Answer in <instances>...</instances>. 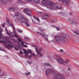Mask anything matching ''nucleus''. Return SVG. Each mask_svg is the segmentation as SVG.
I'll return each instance as SVG.
<instances>
[{"label":"nucleus","instance_id":"473e14b6","mask_svg":"<svg viewBox=\"0 0 79 79\" xmlns=\"http://www.w3.org/2000/svg\"><path fill=\"white\" fill-rule=\"evenodd\" d=\"M28 63L29 64H31L32 63V60H29L28 61Z\"/></svg>","mask_w":79,"mask_h":79},{"label":"nucleus","instance_id":"0eeeda50","mask_svg":"<svg viewBox=\"0 0 79 79\" xmlns=\"http://www.w3.org/2000/svg\"><path fill=\"white\" fill-rule=\"evenodd\" d=\"M59 2H61L62 1L63 4L64 5H66L68 6L69 5V0H58Z\"/></svg>","mask_w":79,"mask_h":79},{"label":"nucleus","instance_id":"a878e982","mask_svg":"<svg viewBox=\"0 0 79 79\" xmlns=\"http://www.w3.org/2000/svg\"><path fill=\"white\" fill-rule=\"evenodd\" d=\"M23 51L24 52V54H27L29 53H28V52H27V51H26V49H23Z\"/></svg>","mask_w":79,"mask_h":79},{"label":"nucleus","instance_id":"bf43d9fd","mask_svg":"<svg viewBox=\"0 0 79 79\" xmlns=\"http://www.w3.org/2000/svg\"><path fill=\"white\" fill-rule=\"evenodd\" d=\"M2 27H4V26H5V24L3 23L2 25Z\"/></svg>","mask_w":79,"mask_h":79},{"label":"nucleus","instance_id":"49530a36","mask_svg":"<svg viewBox=\"0 0 79 79\" xmlns=\"http://www.w3.org/2000/svg\"><path fill=\"white\" fill-rule=\"evenodd\" d=\"M50 71L51 72H52V73H54V72H55V70L53 69H52Z\"/></svg>","mask_w":79,"mask_h":79},{"label":"nucleus","instance_id":"cd10ccee","mask_svg":"<svg viewBox=\"0 0 79 79\" xmlns=\"http://www.w3.org/2000/svg\"><path fill=\"white\" fill-rule=\"evenodd\" d=\"M4 47H6V48H8V50H10V48H9L10 47L8 45L7 46H6L5 44H4Z\"/></svg>","mask_w":79,"mask_h":79},{"label":"nucleus","instance_id":"f704fd0d","mask_svg":"<svg viewBox=\"0 0 79 79\" xmlns=\"http://www.w3.org/2000/svg\"><path fill=\"white\" fill-rule=\"evenodd\" d=\"M17 2L18 3H22V1L20 0H18Z\"/></svg>","mask_w":79,"mask_h":79},{"label":"nucleus","instance_id":"a211bd4d","mask_svg":"<svg viewBox=\"0 0 79 79\" xmlns=\"http://www.w3.org/2000/svg\"><path fill=\"white\" fill-rule=\"evenodd\" d=\"M46 76H48V74L50 73V70L49 69H48V70H46Z\"/></svg>","mask_w":79,"mask_h":79},{"label":"nucleus","instance_id":"6e6d98bb","mask_svg":"<svg viewBox=\"0 0 79 79\" xmlns=\"http://www.w3.org/2000/svg\"><path fill=\"white\" fill-rule=\"evenodd\" d=\"M28 13L29 14H32V12H31V11L29 10L28 12Z\"/></svg>","mask_w":79,"mask_h":79},{"label":"nucleus","instance_id":"c756f323","mask_svg":"<svg viewBox=\"0 0 79 79\" xmlns=\"http://www.w3.org/2000/svg\"><path fill=\"white\" fill-rule=\"evenodd\" d=\"M33 18H34V19H36V20H39V18H38L36 17L33 16Z\"/></svg>","mask_w":79,"mask_h":79},{"label":"nucleus","instance_id":"423d86ee","mask_svg":"<svg viewBox=\"0 0 79 79\" xmlns=\"http://www.w3.org/2000/svg\"><path fill=\"white\" fill-rule=\"evenodd\" d=\"M15 16H17V18L18 19H22V20H24V18L23 17V15L21 13L19 12H16L15 14Z\"/></svg>","mask_w":79,"mask_h":79},{"label":"nucleus","instance_id":"09e8293b","mask_svg":"<svg viewBox=\"0 0 79 79\" xmlns=\"http://www.w3.org/2000/svg\"><path fill=\"white\" fill-rule=\"evenodd\" d=\"M56 29H57V30H58V31H59L60 30V28H59V27H56Z\"/></svg>","mask_w":79,"mask_h":79},{"label":"nucleus","instance_id":"2eb2a0df","mask_svg":"<svg viewBox=\"0 0 79 79\" xmlns=\"http://www.w3.org/2000/svg\"><path fill=\"white\" fill-rule=\"evenodd\" d=\"M0 2H2L3 5H5L7 3V0H0Z\"/></svg>","mask_w":79,"mask_h":79},{"label":"nucleus","instance_id":"69168bd1","mask_svg":"<svg viewBox=\"0 0 79 79\" xmlns=\"http://www.w3.org/2000/svg\"><path fill=\"white\" fill-rule=\"evenodd\" d=\"M24 44H27V45H29V44L27 43H24Z\"/></svg>","mask_w":79,"mask_h":79},{"label":"nucleus","instance_id":"052dcab7","mask_svg":"<svg viewBox=\"0 0 79 79\" xmlns=\"http://www.w3.org/2000/svg\"><path fill=\"white\" fill-rule=\"evenodd\" d=\"M2 28L0 29V32L2 34Z\"/></svg>","mask_w":79,"mask_h":79},{"label":"nucleus","instance_id":"680f3d73","mask_svg":"<svg viewBox=\"0 0 79 79\" xmlns=\"http://www.w3.org/2000/svg\"><path fill=\"white\" fill-rule=\"evenodd\" d=\"M68 71H71V69H70V68H68Z\"/></svg>","mask_w":79,"mask_h":79},{"label":"nucleus","instance_id":"f3484780","mask_svg":"<svg viewBox=\"0 0 79 79\" xmlns=\"http://www.w3.org/2000/svg\"><path fill=\"white\" fill-rule=\"evenodd\" d=\"M32 23L34 24H38L39 23H40V20H37L36 22L34 21V20H32Z\"/></svg>","mask_w":79,"mask_h":79},{"label":"nucleus","instance_id":"20e7f679","mask_svg":"<svg viewBox=\"0 0 79 79\" xmlns=\"http://www.w3.org/2000/svg\"><path fill=\"white\" fill-rule=\"evenodd\" d=\"M32 47H34L35 52L37 53V56H39V55H40V53L42 50H43V49L42 48H40L38 49V47L36 45H34L32 46Z\"/></svg>","mask_w":79,"mask_h":79},{"label":"nucleus","instance_id":"1a4fd4ad","mask_svg":"<svg viewBox=\"0 0 79 79\" xmlns=\"http://www.w3.org/2000/svg\"><path fill=\"white\" fill-rule=\"evenodd\" d=\"M54 8L56 10L60 9V8H61V5L59 4H56L54 6Z\"/></svg>","mask_w":79,"mask_h":79},{"label":"nucleus","instance_id":"f257e3e1","mask_svg":"<svg viewBox=\"0 0 79 79\" xmlns=\"http://www.w3.org/2000/svg\"><path fill=\"white\" fill-rule=\"evenodd\" d=\"M62 37L63 38L58 35L54 36V39L52 41V42H55V43H56L58 44H61V42L63 43L64 42L65 40L64 39L66 38V35L64 33H62Z\"/></svg>","mask_w":79,"mask_h":79},{"label":"nucleus","instance_id":"c9c22d12","mask_svg":"<svg viewBox=\"0 0 79 79\" xmlns=\"http://www.w3.org/2000/svg\"><path fill=\"white\" fill-rule=\"evenodd\" d=\"M0 35L1 36V37H3V35H2V34H1L0 32ZM0 37V39H2V37Z\"/></svg>","mask_w":79,"mask_h":79},{"label":"nucleus","instance_id":"4be33fe9","mask_svg":"<svg viewBox=\"0 0 79 79\" xmlns=\"http://www.w3.org/2000/svg\"><path fill=\"white\" fill-rule=\"evenodd\" d=\"M44 65L45 66H50V67H52V65H50V64H49L44 63Z\"/></svg>","mask_w":79,"mask_h":79},{"label":"nucleus","instance_id":"4c0bfd02","mask_svg":"<svg viewBox=\"0 0 79 79\" xmlns=\"http://www.w3.org/2000/svg\"><path fill=\"white\" fill-rule=\"evenodd\" d=\"M14 36L15 37H16V38H17L18 39V38H19L18 37V35H16L15 34H14Z\"/></svg>","mask_w":79,"mask_h":79},{"label":"nucleus","instance_id":"338daca9","mask_svg":"<svg viewBox=\"0 0 79 79\" xmlns=\"http://www.w3.org/2000/svg\"><path fill=\"white\" fill-rule=\"evenodd\" d=\"M14 48L15 50H18V49L17 48Z\"/></svg>","mask_w":79,"mask_h":79},{"label":"nucleus","instance_id":"e2e57ef3","mask_svg":"<svg viewBox=\"0 0 79 79\" xmlns=\"http://www.w3.org/2000/svg\"><path fill=\"white\" fill-rule=\"evenodd\" d=\"M7 33L8 34V35H10V33H9V32L8 31H7Z\"/></svg>","mask_w":79,"mask_h":79},{"label":"nucleus","instance_id":"e433bc0d","mask_svg":"<svg viewBox=\"0 0 79 79\" xmlns=\"http://www.w3.org/2000/svg\"><path fill=\"white\" fill-rule=\"evenodd\" d=\"M4 49V48L2 47H0V50H1V51H3V52H4V50H3V49Z\"/></svg>","mask_w":79,"mask_h":79},{"label":"nucleus","instance_id":"58836bf2","mask_svg":"<svg viewBox=\"0 0 79 79\" xmlns=\"http://www.w3.org/2000/svg\"><path fill=\"white\" fill-rule=\"evenodd\" d=\"M22 45L23 47H27V46L25 44H23Z\"/></svg>","mask_w":79,"mask_h":79},{"label":"nucleus","instance_id":"dca6fc26","mask_svg":"<svg viewBox=\"0 0 79 79\" xmlns=\"http://www.w3.org/2000/svg\"><path fill=\"white\" fill-rule=\"evenodd\" d=\"M5 74V73L3 71H2V69H0V76H4Z\"/></svg>","mask_w":79,"mask_h":79},{"label":"nucleus","instance_id":"a18cd8bd","mask_svg":"<svg viewBox=\"0 0 79 79\" xmlns=\"http://www.w3.org/2000/svg\"><path fill=\"white\" fill-rule=\"evenodd\" d=\"M12 28L13 29L14 31H15V26H12Z\"/></svg>","mask_w":79,"mask_h":79},{"label":"nucleus","instance_id":"ddd939ff","mask_svg":"<svg viewBox=\"0 0 79 79\" xmlns=\"http://www.w3.org/2000/svg\"><path fill=\"white\" fill-rule=\"evenodd\" d=\"M68 22L72 24H77V22L76 20H69Z\"/></svg>","mask_w":79,"mask_h":79},{"label":"nucleus","instance_id":"39448f33","mask_svg":"<svg viewBox=\"0 0 79 79\" xmlns=\"http://www.w3.org/2000/svg\"><path fill=\"white\" fill-rule=\"evenodd\" d=\"M15 22L16 23H25L26 26H27V27H29V26H30V24H29L26 23L27 22H28V20H15Z\"/></svg>","mask_w":79,"mask_h":79},{"label":"nucleus","instance_id":"7c9ffc66","mask_svg":"<svg viewBox=\"0 0 79 79\" xmlns=\"http://www.w3.org/2000/svg\"><path fill=\"white\" fill-rule=\"evenodd\" d=\"M9 38L10 39V40H13V37L12 36H9Z\"/></svg>","mask_w":79,"mask_h":79},{"label":"nucleus","instance_id":"c85d7f7f","mask_svg":"<svg viewBox=\"0 0 79 79\" xmlns=\"http://www.w3.org/2000/svg\"><path fill=\"white\" fill-rule=\"evenodd\" d=\"M27 52H29V53H30V54H32V51L31 50L28 49L27 50Z\"/></svg>","mask_w":79,"mask_h":79},{"label":"nucleus","instance_id":"864d4df0","mask_svg":"<svg viewBox=\"0 0 79 79\" xmlns=\"http://www.w3.org/2000/svg\"><path fill=\"white\" fill-rule=\"evenodd\" d=\"M31 57H32V56H31V55H30L29 56H28V58L30 59H31Z\"/></svg>","mask_w":79,"mask_h":79},{"label":"nucleus","instance_id":"393cba45","mask_svg":"<svg viewBox=\"0 0 79 79\" xmlns=\"http://www.w3.org/2000/svg\"><path fill=\"white\" fill-rule=\"evenodd\" d=\"M15 8H9V11H15Z\"/></svg>","mask_w":79,"mask_h":79},{"label":"nucleus","instance_id":"4468645a","mask_svg":"<svg viewBox=\"0 0 79 79\" xmlns=\"http://www.w3.org/2000/svg\"><path fill=\"white\" fill-rule=\"evenodd\" d=\"M28 11V9L27 8L25 9L24 10H23V12H24L26 15L29 16H31V15H30L28 13L26 12V11Z\"/></svg>","mask_w":79,"mask_h":79},{"label":"nucleus","instance_id":"b1692460","mask_svg":"<svg viewBox=\"0 0 79 79\" xmlns=\"http://www.w3.org/2000/svg\"><path fill=\"white\" fill-rule=\"evenodd\" d=\"M48 22H49L50 23H56V21H55V20H48Z\"/></svg>","mask_w":79,"mask_h":79},{"label":"nucleus","instance_id":"6ab92c4d","mask_svg":"<svg viewBox=\"0 0 79 79\" xmlns=\"http://www.w3.org/2000/svg\"><path fill=\"white\" fill-rule=\"evenodd\" d=\"M33 1L35 3H39L40 2V0H33Z\"/></svg>","mask_w":79,"mask_h":79},{"label":"nucleus","instance_id":"5fc2aeb1","mask_svg":"<svg viewBox=\"0 0 79 79\" xmlns=\"http://www.w3.org/2000/svg\"><path fill=\"white\" fill-rule=\"evenodd\" d=\"M57 26H56L55 25H52L53 27H54V28H56V27Z\"/></svg>","mask_w":79,"mask_h":79},{"label":"nucleus","instance_id":"5701e85b","mask_svg":"<svg viewBox=\"0 0 79 79\" xmlns=\"http://www.w3.org/2000/svg\"><path fill=\"white\" fill-rule=\"evenodd\" d=\"M73 33L74 34H77V35H79V33L78 32V31H74Z\"/></svg>","mask_w":79,"mask_h":79},{"label":"nucleus","instance_id":"0e129e2a","mask_svg":"<svg viewBox=\"0 0 79 79\" xmlns=\"http://www.w3.org/2000/svg\"><path fill=\"white\" fill-rule=\"evenodd\" d=\"M69 15H72V13H70L69 14Z\"/></svg>","mask_w":79,"mask_h":79},{"label":"nucleus","instance_id":"7ed1b4c3","mask_svg":"<svg viewBox=\"0 0 79 79\" xmlns=\"http://www.w3.org/2000/svg\"><path fill=\"white\" fill-rule=\"evenodd\" d=\"M55 56H56L55 59L59 63L61 64L64 63V61H63V60L62 59H61V56H58V55H56Z\"/></svg>","mask_w":79,"mask_h":79},{"label":"nucleus","instance_id":"ea45409f","mask_svg":"<svg viewBox=\"0 0 79 79\" xmlns=\"http://www.w3.org/2000/svg\"><path fill=\"white\" fill-rule=\"evenodd\" d=\"M39 30L40 31H45V30L44 29H43L42 30V29H40V28H39Z\"/></svg>","mask_w":79,"mask_h":79},{"label":"nucleus","instance_id":"3c124183","mask_svg":"<svg viewBox=\"0 0 79 79\" xmlns=\"http://www.w3.org/2000/svg\"><path fill=\"white\" fill-rule=\"evenodd\" d=\"M66 60L67 61H65V62H64V63H67V62H69V60L66 59Z\"/></svg>","mask_w":79,"mask_h":79},{"label":"nucleus","instance_id":"13d9d810","mask_svg":"<svg viewBox=\"0 0 79 79\" xmlns=\"http://www.w3.org/2000/svg\"><path fill=\"white\" fill-rule=\"evenodd\" d=\"M40 57H42L43 56V54H40Z\"/></svg>","mask_w":79,"mask_h":79},{"label":"nucleus","instance_id":"f03ea898","mask_svg":"<svg viewBox=\"0 0 79 79\" xmlns=\"http://www.w3.org/2000/svg\"><path fill=\"white\" fill-rule=\"evenodd\" d=\"M42 3L43 5H45V6L48 10H53V6L54 5V3L52 2L49 1L47 2V0H42Z\"/></svg>","mask_w":79,"mask_h":79},{"label":"nucleus","instance_id":"774afa93","mask_svg":"<svg viewBox=\"0 0 79 79\" xmlns=\"http://www.w3.org/2000/svg\"><path fill=\"white\" fill-rule=\"evenodd\" d=\"M77 42H78V43H79V39H78L77 40Z\"/></svg>","mask_w":79,"mask_h":79},{"label":"nucleus","instance_id":"a19ab883","mask_svg":"<svg viewBox=\"0 0 79 79\" xmlns=\"http://www.w3.org/2000/svg\"><path fill=\"white\" fill-rule=\"evenodd\" d=\"M4 39L6 40H7V39H9V38H8V37H7L6 36H5V37H4Z\"/></svg>","mask_w":79,"mask_h":79},{"label":"nucleus","instance_id":"c03bdc74","mask_svg":"<svg viewBox=\"0 0 79 79\" xmlns=\"http://www.w3.org/2000/svg\"><path fill=\"white\" fill-rule=\"evenodd\" d=\"M17 47L18 48H22L21 46H19V45H17Z\"/></svg>","mask_w":79,"mask_h":79},{"label":"nucleus","instance_id":"6e6552de","mask_svg":"<svg viewBox=\"0 0 79 79\" xmlns=\"http://www.w3.org/2000/svg\"><path fill=\"white\" fill-rule=\"evenodd\" d=\"M37 33H38L39 35H40L41 36V37H45L46 36V37L44 39H45V40H48V36L47 34L44 35V34L40 33L39 32H38Z\"/></svg>","mask_w":79,"mask_h":79},{"label":"nucleus","instance_id":"bb28decb","mask_svg":"<svg viewBox=\"0 0 79 79\" xmlns=\"http://www.w3.org/2000/svg\"><path fill=\"white\" fill-rule=\"evenodd\" d=\"M17 31L19 32V33H22L23 32V31L22 30L20 29H17Z\"/></svg>","mask_w":79,"mask_h":79},{"label":"nucleus","instance_id":"37998d69","mask_svg":"<svg viewBox=\"0 0 79 79\" xmlns=\"http://www.w3.org/2000/svg\"><path fill=\"white\" fill-rule=\"evenodd\" d=\"M60 52H61V53H63V52H64V51H63V49H60Z\"/></svg>","mask_w":79,"mask_h":79},{"label":"nucleus","instance_id":"f8f14e48","mask_svg":"<svg viewBox=\"0 0 79 79\" xmlns=\"http://www.w3.org/2000/svg\"><path fill=\"white\" fill-rule=\"evenodd\" d=\"M18 43L19 45H22L23 44H24V42L23 41V40L19 38H18Z\"/></svg>","mask_w":79,"mask_h":79},{"label":"nucleus","instance_id":"9b49d317","mask_svg":"<svg viewBox=\"0 0 79 79\" xmlns=\"http://www.w3.org/2000/svg\"><path fill=\"white\" fill-rule=\"evenodd\" d=\"M48 18H49V15L47 14H45L44 15L41 17L42 19H44V20H46V19H47Z\"/></svg>","mask_w":79,"mask_h":79},{"label":"nucleus","instance_id":"9d476101","mask_svg":"<svg viewBox=\"0 0 79 79\" xmlns=\"http://www.w3.org/2000/svg\"><path fill=\"white\" fill-rule=\"evenodd\" d=\"M0 42L1 43H2V44H4V45H6V44L8 46H9L11 48H13V46L10 45V44H8L7 43H6V41H5L0 40Z\"/></svg>","mask_w":79,"mask_h":79},{"label":"nucleus","instance_id":"8fccbe9b","mask_svg":"<svg viewBox=\"0 0 79 79\" xmlns=\"http://www.w3.org/2000/svg\"><path fill=\"white\" fill-rule=\"evenodd\" d=\"M25 40L27 41V40H29V38H25Z\"/></svg>","mask_w":79,"mask_h":79},{"label":"nucleus","instance_id":"412c9836","mask_svg":"<svg viewBox=\"0 0 79 79\" xmlns=\"http://www.w3.org/2000/svg\"><path fill=\"white\" fill-rule=\"evenodd\" d=\"M7 21L8 22V23H9V24L10 25H9V26H12V27L13 26V24L11 23H10V20H7Z\"/></svg>","mask_w":79,"mask_h":79},{"label":"nucleus","instance_id":"2f4dec72","mask_svg":"<svg viewBox=\"0 0 79 79\" xmlns=\"http://www.w3.org/2000/svg\"><path fill=\"white\" fill-rule=\"evenodd\" d=\"M30 74H31V72H29L28 73H25V74L26 76H29V75Z\"/></svg>","mask_w":79,"mask_h":79},{"label":"nucleus","instance_id":"aec40b11","mask_svg":"<svg viewBox=\"0 0 79 79\" xmlns=\"http://www.w3.org/2000/svg\"><path fill=\"white\" fill-rule=\"evenodd\" d=\"M60 15H62V16H66V15H67V14H66V13H64L63 12H60Z\"/></svg>","mask_w":79,"mask_h":79},{"label":"nucleus","instance_id":"72a5a7b5","mask_svg":"<svg viewBox=\"0 0 79 79\" xmlns=\"http://www.w3.org/2000/svg\"><path fill=\"white\" fill-rule=\"evenodd\" d=\"M7 42L8 43L10 44H12V42L11 41H9V40H7Z\"/></svg>","mask_w":79,"mask_h":79},{"label":"nucleus","instance_id":"79ce46f5","mask_svg":"<svg viewBox=\"0 0 79 79\" xmlns=\"http://www.w3.org/2000/svg\"><path fill=\"white\" fill-rule=\"evenodd\" d=\"M27 2H32L33 0H26Z\"/></svg>","mask_w":79,"mask_h":79},{"label":"nucleus","instance_id":"603ef678","mask_svg":"<svg viewBox=\"0 0 79 79\" xmlns=\"http://www.w3.org/2000/svg\"><path fill=\"white\" fill-rule=\"evenodd\" d=\"M19 55H21V54H23V52L22 51H21L19 53Z\"/></svg>","mask_w":79,"mask_h":79},{"label":"nucleus","instance_id":"4d7b16f0","mask_svg":"<svg viewBox=\"0 0 79 79\" xmlns=\"http://www.w3.org/2000/svg\"><path fill=\"white\" fill-rule=\"evenodd\" d=\"M25 54H27L25 55V56H28V55L29 53Z\"/></svg>","mask_w":79,"mask_h":79},{"label":"nucleus","instance_id":"de8ad7c7","mask_svg":"<svg viewBox=\"0 0 79 79\" xmlns=\"http://www.w3.org/2000/svg\"><path fill=\"white\" fill-rule=\"evenodd\" d=\"M31 54L32 55V56H35V54L34 53H32V52H31Z\"/></svg>","mask_w":79,"mask_h":79}]
</instances>
